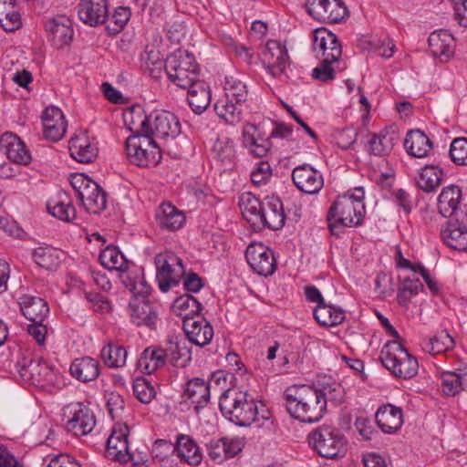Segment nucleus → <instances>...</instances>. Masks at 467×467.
Listing matches in <instances>:
<instances>
[{"label":"nucleus","mask_w":467,"mask_h":467,"mask_svg":"<svg viewBox=\"0 0 467 467\" xmlns=\"http://www.w3.org/2000/svg\"><path fill=\"white\" fill-rule=\"evenodd\" d=\"M241 104H237L234 100L228 99L225 103L217 102L215 110L218 116L223 119L229 124L234 125L242 120Z\"/></svg>","instance_id":"4d7b16f0"},{"label":"nucleus","mask_w":467,"mask_h":467,"mask_svg":"<svg viewBox=\"0 0 467 467\" xmlns=\"http://www.w3.org/2000/svg\"><path fill=\"white\" fill-rule=\"evenodd\" d=\"M16 367L20 378L32 384L47 380L51 375L50 367L41 358L33 359L29 357H23L17 360Z\"/></svg>","instance_id":"a211bd4d"},{"label":"nucleus","mask_w":467,"mask_h":467,"mask_svg":"<svg viewBox=\"0 0 467 467\" xmlns=\"http://www.w3.org/2000/svg\"><path fill=\"white\" fill-rule=\"evenodd\" d=\"M107 406L110 416L114 419L123 411L125 401L121 395L111 392L107 396Z\"/></svg>","instance_id":"338daca9"},{"label":"nucleus","mask_w":467,"mask_h":467,"mask_svg":"<svg viewBox=\"0 0 467 467\" xmlns=\"http://www.w3.org/2000/svg\"><path fill=\"white\" fill-rule=\"evenodd\" d=\"M150 138L175 139L181 133V124L178 118L165 110L151 113Z\"/></svg>","instance_id":"2eb2a0df"},{"label":"nucleus","mask_w":467,"mask_h":467,"mask_svg":"<svg viewBox=\"0 0 467 467\" xmlns=\"http://www.w3.org/2000/svg\"><path fill=\"white\" fill-rule=\"evenodd\" d=\"M183 330L192 344L199 347L208 345L213 337V328L212 325L202 316H197L192 319H186L182 323Z\"/></svg>","instance_id":"aec40b11"},{"label":"nucleus","mask_w":467,"mask_h":467,"mask_svg":"<svg viewBox=\"0 0 467 467\" xmlns=\"http://www.w3.org/2000/svg\"><path fill=\"white\" fill-rule=\"evenodd\" d=\"M133 393L142 403H150L156 395L154 387L145 379H137L134 381Z\"/></svg>","instance_id":"bf43d9fd"},{"label":"nucleus","mask_w":467,"mask_h":467,"mask_svg":"<svg viewBox=\"0 0 467 467\" xmlns=\"http://www.w3.org/2000/svg\"><path fill=\"white\" fill-rule=\"evenodd\" d=\"M99 260L101 265L109 270L125 272L128 268V260L115 246L106 247L99 254Z\"/></svg>","instance_id":"8fccbe9b"},{"label":"nucleus","mask_w":467,"mask_h":467,"mask_svg":"<svg viewBox=\"0 0 467 467\" xmlns=\"http://www.w3.org/2000/svg\"><path fill=\"white\" fill-rule=\"evenodd\" d=\"M441 236L451 248L467 251V206L457 213V218L446 223L441 231Z\"/></svg>","instance_id":"9d476101"},{"label":"nucleus","mask_w":467,"mask_h":467,"mask_svg":"<svg viewBox=\"0 0 467 467\" xmlns=\"http://www.w3.org/2000/svg\"><path fill=\"white\" fill-rule=\"evenodd\" d=\"M169 79L176 86L186 88L199 80V67L194 57L187 51L178 50L164 62Z\"/></svg>","instance_id":"423d86ee"},{"label":"nucleus","mask_w":467,"mask_h":467,"mask_svg":"<svg viewBox=\"0 0 467 467\" xmlns=\"http://www.w3.org/2000/svg\"><path fill=\"white\" fill-rule=\"evenodd\" d=\"M380 361L394 376L411 379L418 373V361L397 341H389L380 351Z\"/></svg>","instance_id":"20e7f679"},{"label":"nucleus","mask_w":467,"mask_h":467,"mask_svg":"<svg viewBox=\"0 0 467 467\" xmlns=\"http://www.w3.org/2000/svg\"><path fill=\"white\" fill-rule=\"evenodd\" d=\"M213 152L214 157L223 165H231L235 159V149L234 142L227 137H219L213 144Z\"/></svg>","instance_id":"864d4df0"},{"label":"nucleus","mask_w":467,"mask_h":467,"mask_svg":"<svg viewBox=\"0 0 467 467\" xmlns=\"http://www.w3.org/2000/svg\"><path fill=\"white\" fill-rule=\"evenodd\" d=\"M0 147L6 157L14 163L27 165L31 161V154L24 141L12 132H5L0 137Z\"/></svg>","instance_id":"412c9836"},{"label":"nucleus","mask_w":467,"mask_h":467,"mask_svg":"<svg viewBox=\"0 0 467 467\" xmlns=\"http://www.w3.org/2000/svg\"><path fill=\"white\" fill-rule=\"evenodd\" d=\"M309 445L321 457L337 459L347 452V440L341 431L330 425H322L308 435Z\"/></svg>","instance_id":"39448f33"},{"label":"nucleus","mask_w":467,"mask_h":467,"mask_svg":"<svg viewBox=\"0 0 467 467\" xmlns=\"http://www.w3.org/2000/svg\"><path fill=\"white\" fill-rule=\"evenodd\" d=\"M129 161L140 167L157 164L161 159L159 147L150 135L130 136L125 143Z\"/></svg>","instance_id":"0eeeda50"},{"label":"nucleus","mask_w":467,"mask_h":467,"mask_svg":"<svg viewBox=\"0 0 467 467\" xmlns=\"http://www.w3.org/2000/svg\"><path fill=\"white\" fill-rule=\"evenodd\" d=\"M219 407L223 415L240 427L259 420L257 403L248 390L230 388L220 396Z\"/></svg>","instance_id":"7ed1b4c3"},{"label":"nucleus","mask_w":467,"mask_h":467,"mask_svg":"<svg viewBox=\"0 0 467 467\" xmlns=\"http://www.w3.org/2000/svg\"><path fill=\"white\" fill-rule=\"evenodd\" d=\"M0 26L6 32H14L21 27V16L15 0H0Z\"/></svg>","instance_id":"37998d69"},{"label":"nucleus","mask_w":467,"mask_h":467,"mask_svg":"<svg viewBox=\"0 0 467 467\" xmlns=\"http://www.w3.org/2000/svg\"><path fill=\"white\" fill-rule=\"evenodd\" d=\"M262 61L273 77L276 78L285 73V68L290 65V58L287 48L280 41L268 40L262 52Z\"/></svg>","instance_id":"9b49d317"},{"label":"nucleus","mask_w":467,"mask_h":467,"mask_svg":"<svg viewBox=\"0 0 467 467\" xmlns=\"http://www.w3.org/2000/svg\"><path fill=\"white\" fill-rule=\"evenodd\" d=\"M166 351L168 361L174 367L184 368L192 359V351L182 340L170 339Z\"/></svg>","instance_id":"49530a36"},{"label":"nucleus","mask_w":467,"mask_h":467,"mask_svg":"<svg viewBox=\"0 0 467 467\" xmlns=\"http://www.w3.org/2000/svg\"><path fill=\"white\" fill-rule=\"evenodd\" d=\"M158 224L164 229L175 231L180 229L184 222V214L170 202H163L156 211Z\"/></svg>","instance_id":"c9c22d12"},{"label":"nucleus","mask_w":467,"mask_h":467,"mask_svg":"<svg viewBox=\"0 0 467 467\" xmlns=\"http://www.w3.org/2000/svg\"><path fill=\"white\" fill-rule=\"evenodd\" d=\"M453 346L454 340L446 331H441L421 343L422 349L431 355L443 353Z\"/></svg>","instance_id":"603ef678"},{"label":"nucleus","mask_w":467,"mask_h":467,"mask_svg":"<svg viewBox=\"0 0 467 467\" xmlns=\"http://www.w3.org/2000/svg\"><path fill=\"white\" fill-rule=\"evenodd\" d=\"M151 114L146 115L143 109L140 106L131 107L124 114V121L133 135L145 136L150 135Z\"/></svg>","instance_id":"f704fd0d"},{"label":"nucleus","mask_w":467,"mask_h":467,"mask_svg":"<svg viewBox=\"0 0 467 467\" xmlns=\"http://www.w3.org/2000/svg\"><path fill=\"white\" fill-rule=\"evenodd\" d=\"M461 200L462 190L459 186L451 184L444 187L438 197L439 213L444 217L457 218V213L466 206H459Z\"/></svg>","instance_id":"5701e85b"},{"label":"nucleus","mask_w":467,"mask_h":467,"mask_svg":"<svg viewBox=\"0 0 467 467\" xmlns=\"http://www.w3.org/2000/svg\"><path fill=\"white\" fill-rule=\"evenodd\" d=\"M239 206L245 220L254 225L258 224V219L264 208L262 203L253 193L244 192L240 196Z\"/></svg>","instance_id":"09e8293b"},{"label":"nucleus","mask_w":467,"mask_h":467,"mask_svg":"<svg viewBox=\"0 0 467 467\" xmlns=\"http://www.w3.org/2000/svg\"><path fill=\"white\" fill-rule=\"evenodd\" d=\"M70 373L79 381H92L99 375V365L96 359L89 357L77 358L70 365Z\"/></svg>","instance_id":"a19ab883"},{"label":"nucleus","mask_w":467,"mask_h":467,"mask_svg":"<svg viewBox=\"0 0 467 467\" xmlns=\"http://www.w3.org/2000/svg\"><path fill=\"white\" fill-rule=\"evenodd\" d=\"M130 12L129 8L121 6L116 8L112 16L108 17V28L114 32H119L130 20Z\"/></svg>","instance_id":"e2e57ef3"},{"label":"nucleus","mask_w":467,"mask_h":467,"mask_svg":"<svg viewBox=\"0 0 467 467\" xmlns=\"http://www.w3.org/2000/svg\"><path fill=\"white\" fill-rule=\"evenodd\" d=\"M168 360L166 348L148 347L140 355L139 359L140 368L147 374H151L158 368H162Z\"/></svg>","instance_id":"58836bf2"},{"label":"nucleus","mask_w":467,"mask_h":467,"mask_svg":"<svg viewBox=\"0 0 467 467\" xmlns=\"http://www.w3.org/2000/svg\"><path fill=\"white\" fill-rule=\"evenodd\" d=\"M332 137L336 145L341 149L347 150L355 143L358 132L352 128H347L334 131Z\"/></svg>","instance_id":"680f3d73"},{"label":"nucleus","mask_w":467,"mask_h":467,"mask_svg":"<svg viewBox=\"0 0 467 467\" xmlns=\"http://www.w3.org/2000/svg\"><path fill=\"white\" fill-rule=\"evenodd\" d=\"M67 415V429L75 436L87 435L92 431L96 425V419L89 409L81 403L68 405L65 410Z\"/></svg>","instance_id":"f8f14e48"},{"label":"nucleus","mask_w":467,"mask_h":467,"mask_svg":"<svg viewBox=\"0 0 467 467\" xmlns=\"http://www.w3.org/2000/svg\"><path fill=\"white\" fill-rule=\"evenodd\" d=\"M375 419L383 432L393 433L403 424L402 410L391 404H386L378 409Z\"/></svg>","instance_id":"b1692460"},{"label":"nucleus","mask_w":467,"mask_h":467,"mask_svg":"<svg viewBox=\"0 0 467 467\" xmlns=\"http://www.w3.org/2000/svg\"><path fill=\"white\" fill-rule=\"evenodd\" d=\"M306 6L314 19L326 24L340 23L348 15L342 0H306Z\"/></svg>","instance_id":"1a4fd4ad"},{"label":"nucleus","mask_w":467,"mask_h":467,"mask_svg":"<svg viewBox=\"0 0 467 467\" xmlns=\"http://www.w3.org/2000/svg\"><path fill=\"white\" fill-rule=\"evenodd\" d=\"M18 303L23 316L31 322H43L48 315L49 307L41 297L23 295Z\"/></svg>","instance_id":"bb28decb"},{"label":"nucleus","mask_w":467,"mask_h":467,"mask_svg":"<svg viewBox=\"0 0 467 467\" xmlns=\"http://www.w3.org/2000/svg\"><path fill=\"white\" fill-rule=\"evenodd\" d=\"M285 221L283 203L279 199L272 198L264 203L258 224L272 230H279L284 226Z\"/></svg>","instance_id":"c756f323"},{"label":"nucleus","mask_w":467,"mask_h":467,"mask_svg":"<svg viewBox=\"0 0 467 467\" xmlns=\"http://www.w3.org/2000/svg\"><path fill=\"white\" fill-rule=\"evenodd\" d=\"M100 356L109 368H119L125 366L128 352L121 346L109 343L101 349Z\"/></svg>","instance_id":"3c124183"},{"label":"nucleus","mask_w":467,"mask_h":467,"mask_svg":"<svg viewBox=\"0 0 467 467\" xmlns=\"http://www.w3.org/2000/svg\"><path fill=\"white\" fill-rule=\"evenodd\" d=\"M78 8L79 19L90 26L103 25L108 20V0H80Z\"/></svg>","instance_id":"6ab92c4d"},{"label":"nucleus","mask_w":467,"mask_h":467,"mask_svg":"<svg viewBox=\"0 0 467 467\" xmlns=\"http://www.w3.org/2000/svg\"><path fill=\"white\" fill-rule=\"evenodd\" d=\"M336 62L337 61H330L328 58L321 57L320 65L313 69V78L322 82L333 79L336 68L332 67V64Z\"/></svg>","instance_id":"0e129e2a"},{"label":"nucleus","mask_w":467,"mask_h":467,"mask_svg":"<svg viewBox=\"0 0 467 467\" xmlns=\"http://www.w3.org/2000/svg\"><path fill=\"white\" fill-rule=\"evenodd\" d=\"M441 380V389L447 396H455L462 389L460 372L443 371Z\"/></svg>","instance_id":"13d9d810"},{"label":"nucleus","mask_w":467,"mask_h":467,"mask_svg":"<svg viewBox=\"0 0 467 467\" xmlns=\"http://www.w3.org/2000/svg\"><path fill=\"white\" fill-rule=\"evenodd\" d=\"M399 140V134L394 129H385L378 134H373L368 141L369 152L375 156L389 155Z\"/></svg>","instance_id":"2f4dec72"},{"label":"nucleus","mask_w":467,"mask_h":467,"mask_svg":"<svg viewBox=\"0 0 467 467\" xmlns=\"http://www.w3.org/2000/svg\"><path fill=\"white\" fill-rule=\"evenodd\" d=\"M47 210L49 213L61 221L70 222L76 217V209L66 192H58L55 197L50 199L47 202Z\"/></svg>","instance_id":"4c0bfd02"},{"label":"nucleus","mask_w":467,"mask_h":467,"mask_svg":"<svg viewBox=\"0 0 467 467\" xmlns=\"http://www.w3.org/2000/svg\"><path fill=\"white\" fill-rule=\"evenodd\" d=\"M356 192L338 196L330 206L327 218L331 234L338 237L345 228L361 223L365 213L364 192L357 188Z\"/></svg>","instance_id":"f03ea898"},{"label":"nucleus","mask_w":467,"mask_h":467,"mask_svg":"<svg viewBox=\"0 0 467 467\" xmlns=\"http://www.w3.org/2000/svg\"><path fill=\"white\" fill-rule=\"evenodd\" d=\"M224 90L228 99L241 104L247 99L248 91L244 83L234 76H227L224 82Z\"/></svg>","instance_id":"6e6d98bb"},{"label":"nucleus","mask_w":467,"mask_h":467,"mask_svg":"<svg viewBox=\"0 0 467 467\" xmlns=\"http://www.w3.org/2000/svg\"><path fill=\"white\" fill-rule=\"evenodd\" d=\"M188 102L192 111L202 114L211 103V93L204 81L198 80L187 87Z\"/></svg>","instance_id":"e433bc0d"},{"label":"nucleus","mask_w":467,"mask_h":467,"mask_svg":"<svg viewBox=\"0 0 467 467\" xmlns=\"http://www.w3.org/2000/svg\"><path fill=\"white\" fill-rule=\"evenodd\" d=\"M42 121L44 134L47 139L57 141L64 137L67 122L60 109L57 107L47 108L42 115Z\"/></svg>","instance_id":"4be33fe9"},{"label":"nucleus","mask_w":467,"mask_h":467,"mask_svg":"<svg viewBox=\"0 0 467 467\" xmlns=\"http://www.w3.org/2000/svg\"><path fill=\"white\" fill-rule=\"evenodd\" d=\"M341 387L337 382L323 384L320 389H316L317 393L320 394L321 400L325 402V410H327V402L328 400H341Z\"/></svg>","instance_id":"69168bd1"},{"label":"nucleus","mask_w":467,"mask_h":467,"mask_svg":"<svg viewBox=\"0 0 467 467\" xmlns=\"http://www.w3.org/2000/svg\"><path fill=\"white\" fill-rule=\"evenodd\" d=\"M78 199L90 213L99 214L107 206V194L96 182L81 192Z\"/></svg>","instance_id":"7c9ffc66"},{"label":"nucleus","mask_w":467,"mask_h":467,"mask_svg":"<svg viewBox=\"0 0 467 467\" xmlns=\"http://www.w3.org/2000/svg\"><path fill=\"white\" fill-rule=\"evenodd\" d=\"M404 147L410 156L424 158L432 149V142L423 131L414 130L407 133Z\"/></svg>","instance_id":"473e14b6"},{"label":"nucleus","mask_w":467,"mask_h":467,"mask_svg":"<svg viewBox=\"0 0 467 467\" xmlns=\"http://www.w3.org/2000/svg\"><path fill=\"white\" fill-rule=\"evenodd\" d=\"M247 263L260 275L269 276L276 268L274 253L263 244H251L245 251Z\"/></svg>","instance_id":"4468645a"},{"label":"nucleus","mask_w":467,"mask_h":467,"mask_svg":"<svg viewBox=\"0 0 467 467\" xmlns=\"http://www.w3.org/2000/svg\"><path fill=\"white\" fill-rule=\"evenodd\" d=\"M47 467H81L80 463L67 453L55 455Z\"/></svg>","instance_id":"774afa93"},{"label":"nucleus","mask_w":467,"mask_h":467,"mask_svg":"<svg viewBox=\"0 0 467 467\" xmlns=\"http://www.w3.org/2000/svg\"><path fill=\"white\" fill-rule=\"evenodd\" d=\"M243 143L255 157L263 158L267 155L271 148L269 139L261 136L254 124L247 123L243 130Z\"/></svg>","instance_id":"a878e982"},{"label":"nucleus","mask_w":467,"mask_h":467,"mask_svg":"<svg viewBox=\"0 0 467 467\" xmlns=\"http://www.w3.org/2000/svg\"><path fill=\"white\" fill-rule=\"evenodd\" d=\"M156 278L161 292H168L185 275L182 260L173 254H159L155 257Z\"/></svg>","instance_id":"6e6552de"},{"label":"nucleus","mask_w":467,"mask_h":467,"mask_svg":"<svg viewBox=\"0 0 467 467\" xmlns=\"http://www.w3.org/2000/svg\"><path fill=\"white\" fill-rule=\"evenodd\" d=\"M172 309L173 312L182 317L184 321L201 316L202 305L192 296L183 295L176 298L172 305Z\"/></svg>","instance_id":"de8ad7c7"},{"label":"nucleus","mask_w":467,"mask_h":467,"mask_svg":"<svg viewBox=\"0 0 467 467\" xmlns=\"http://www.w3.org/2000/svg\"><path fill=\"white\" fill-rule=\"evenodd\" d=\"M172 451L190 465H198L202 459V455L194 440L184 434L178 436L176 445L173 446Z\"/></svg>","instance_id":"72a5a7b5"},{"label":"nucleus","mask_w":467,"mask_h":467,"mask_svg":"<svg viewBox=\"0 0 467 467\" xmlns=\"http://www.w3.org/2000/svg\"><path fill=\"white\" fill-rule=\"evenodd\" d=\"M314 317L322 326L333 327L344 321L345 311L340 307L324 303L315 307Z\"/></svg>","instance_id":"a18cd8bd"},{"label":"nucleus","mask_w":467,"mask_h":467,"mask_svg":"<svg viewBox=\"0 0 467 467\" xmlns=\"http://www.w3.org/2000/svg\"><path fill=\"white\" fill-rule=\"evenodd\" d=\"M316 388L309 385H293L284 393L285 408L292 418L305 423L319 421L325 413V402Z\"/></svg>","instance_id":"f257e3e1"},{"label":"nucleus","mask_w":467,"mask_h":467,"mask_svg":"<svg viewBox=\"0 0 467 467\" xmlns=\"http://www.w3.org/2000/svg\"><path fill=\"white\" fill-rule=\"evenodd\" d=\"M70 155L78 162L90 163L96 156L98 149L91 144L86 135L76 136L69 141Z\"/></svg>","instance_id":"ea45409f"},{"label":"nucleus","mask_w":467,"mask_h":467,"mask_svg":"<svg viewBox=\"0 0 467 467\" xmlns=\"http://www.w3.org/2000/svg\"><path fill=\"white\" fill-rule=\"evenodd\" d=\"M32 255L34 261L47 270L56 269L61 262L59 252L51 247H37Z\"/></svg>","instance_id":"5fc2aeb1"},{"label":"nucleus","mask_w":467,"mask_h":467,"mask_svg":"<svg viewBox=\"0 0 467 467\" xmlns=\"http://www.w3.org/2000/svg\"><path fill=\"white\" fill-rule=\"evenodd\" d=\"M184 396L192 404H195L196 410H199L204 407L210 400V386L202 379H192L186 384Z\"/></svg>","instance_id":"79ce46f5"},{"label":"nucleus","mask_w":467,"mask_h":467,"mask_svg":"<svg viewBox=\"0 0 467 467\" xmlns=\"http://www.w3.org/2000/svg\"><path fill=\"white\" fill-rule=\"evenodd\" d=\"M130 428L126 423L117 422L107 441L106 455L109 459L119 462H128L130 460L128 437Z\"/></svg>","instance_id":"ddd939ff"},{"label":"nucleus","mask_w":467,"mask_h":467,"mask_svg":"<svg viewBox=\"0 0 467 467\" xmlns=\"http://www.w3.org/2000/svg\"><path fill=\"white\" fill-rule=\"evenodd\" d=\"M313 50L317 57L328 58L338 62L342 55L341 45L335 34L326 29L314 31Z\"/></svg>","instance_id":"dca6fc26"},{"label":"nucleus","mask_w":467,"mask_h":467,"mask_svg":"<svg viewBox=\"0 0 467 467\" xmlns=\"http://www.w3.org/2000/svg\"><path fill=\"white\" fill-rule=\"evenodd\" d=\"M47 28L57 48H63L72 41L74 32L68 18L65 16L54 18L47 24Z\"/></svg>","instance_id":"c85d7f7f"},{"label":"nucleus","mask_w":467,"mask_h":467,"mask_svg":"<svg viewBox=\"0 0 467 467\" xmlns=\"http://www.w3.org/2000/svg\"><path fill=\"white\" fill-rule=\"evenodd\" d=\"M451 160L457 165H467V139H454L449 151Z\"/></svg>","instance_id":"052dcab7"},{"label":"nucleus","mask_w":467,"mask_h":467,"mask_svg":"<svg viewBox=\"0 0 467 467\" xmlns=\"http://www.w3.org/2000/svg\"><path fill=\"white\" fill-rule=\"evenodd\" d=\"M131 321L137 326H146L150 328L155 327L158 315L149 301L143 297H135L130 303Z\"/></svg>","instance_id":"cd10ccee"},{"label":"nucleus","mask_w":467,"mask_h":467,"mask_svg":"<svg viewBox=\"0 0 467 467\" xmlns=\"http://www.w3.org/2000/svg\"><path fill=\"white\" fill-rule=\"evenodd\" d=\"M430 51L433 57L446 62L453 55L454 37L447 30L431 33L428 39Z\"/></svg>","instance_id":"393cba45"},{"label":"nucleus","mask_w":467,"mask_h":467,"mask_svg":"<svg viewBox=\"0 0 467 467\" xmlns=\"http://www.w3.org/2000/svg\"><path fill=\"white\" fill-rule=\"evenodd\" d=\"M292 180L301 192L307 194L317 193L324 185L322 174L309 164H302L292 171Z\"/></svg>","instance_id":"f3484780"},{"label":"nucleus","mask_w":467,"mask_h":467,"mask_svg":"<svg viewBox=\"0 0 467 467\" xmlns=\"http://www.w3.org/2000/svg\"><path fill=\"white\" fill-rule=\"evenodd\" d=\"M443 176L444 172L439 166L426 165L419 173L417 185L425 192H431L441 185Z\"/></svg>","instance_id":"c03bdc74"}]
</instances>
